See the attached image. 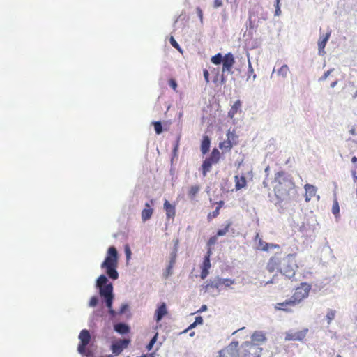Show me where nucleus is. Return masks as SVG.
<instances>
[{
  "mask_svg": "<svg viewBox=\"0 0 357 357\" xmlns=\"http://www.w3.org/2000/svg\"><path fill=\"white\" fill-rule=\"evenodd\" d=\"M249 26L250 29H253L255 26L254 22L252 21V15L250 13L249 15Z\"/></svg>",
  "mask_w": 357,
  "mask_h": 357,
  "instance_id": "62",
  "label": "nucleus"
},
{
  "mask_svg": "<svg viewBox=\"0 0 357 357\" xmlns=\"http://www.w3.org/2000/svg\"><path fill=\"white\" fill-rule=\"evenodd\" d=\"M224 204H225L224 201L220 200V201L218 202H217L218 206H217L216 208H218V210L220 211V208H222Z\"/></svg>",
  "mask_w": 357,
  "mask_h": 357,
  "instance_id": "64",
  "label": "nucleus"
},
{
  "mask_svg": "<svg viewBox=\"0 0 357 357\" xmlns=\"http://www.w3.org/2000/svg\"><path fill=\"white\" fill-rule=\"evenodd\" d=\"M231 224H232V222H231V221H229V222L227 223V225L225 226V227H224V228H222V229H218L217 230V232H216V236H217L218 237L225 236V235L227 234V232H228V231H229V228H230V227H231Z\"/></svg>",
  "mask_w": 357,
  "mask_h": 357,
  "instance_id": "32",
  "label": "nucleus"
},
{
  "mask_svg": "<svg viewBox=\"0 0 357 357\" xmlns=\"http://www.w3.org/2000/svg\"><path fill=\"white\" fill-rule=\"evenodd\" d=\"M130 343V340L128 339L119 340L111 344L110 349L114 355L118 356L128 347Z\"/></svg>",
  "mask_w": 357,
  "mask_h": 357,
  "instance_id": "12",
  "label": "nucleus"
},
{
  "mask_svg": "<svg viewBox=\"0 0 357 357\" xmlns=\"http://www.w3.org/2000/svg\"><path fill=\"white\" fill-rule=\"evenodd\" d=\"M289 68L287 65L284 64L278 70L277 74L278 75L282 76V77H286L287 76Z\"/></svg>",
  "mask_w": 357,
  "mask_h": 357,
  "instance_id": "36",
  "label": "nucleus"
},
{
  "mask_svg": "<svg viewBox=\"0 0 357 357\" xmlns=\"http://www.w3.org/2000/svg\"><path fill=\"white\" fill-rule=\"evenodd\" d=\"M235 181V190L236 191L240 190L241 189L245 188L247 185V180L244 174H242L241 177L238 175L234 176Z\"/></svg>",
  "mask_w": 357,
  "mask_h": 357,
  "instance_id": "20",
  "label": "nucleus"
},
{
  "mask_svg": "<svg viewBox=\"0 0 357 357\" xmlns=\"http://www.w3.org/2000/svg\"><path fill=\"white\" fill-rule=\"evenodd\" d=\"M291 306H295V305H294V301H292L291 300V298H289L285 300L282 303H277V305H275V309L283 310L285 312H289L290 310L288 309V307H291Z\"/></svg>",
  "mask_w": 357,
  "mask_h": 357,
  "instance_id": "25",
  "label": "nucleus"
},
{
  "mask_svg": "<svg viewBox=\"0 0 357 357\" xmlns=\"http://www.w3.org/2000/svg\"><path fill=\"white\" fill-rule=\"evenodd\" d=\"M208 310V306L205 304L202 305L201 307L197 311V313L206 312Z\"/></svg>",
  "mask_w": 357,
  "mask_h": 357,
  "instance_id": "59",
  "label": "nucleus"
},
{
  "mask_svg": "<svg viewBox=\"0 0 357 357\" xmlns=\"http://www.w3.org/2000/svg\"><path fill=\"white\" fill-rule=\"evenodd\" d=\"M153 213V208H144L142 211V220L146 222L150 220Z\"/></svg>",
  "mask_w": 357,
  "mask_h": 357,
  "instance_id": "29",
  "label": "nucleus"
},
{
  "mask_svg": "<svg viewBox=\"0 0 357 357\" xmlns=\"http://www.w3.org/2000/svg\"><path fill=\"white\" fill-rule=\"evenodd\" d=\"M211 255H212V250H211V247H208V250L206 251V255L204 257L203 261H211Z\"/></svg>",
  "mask_w": 357,
  "mask_h": 357,
  "instance_id": "47",
  "label": "nucleus"
},
{
  "mask_svg": "<svg viewBox=\"0 0 357 357\" xmlns=\"http://www.w3.org/2000/svg\"><path fill=\"white\" fill-rule=\"evenodd\" d=\"M331 31H328L325 35H323L321 36L318 40L317 45H318V52L319 55H323L325 54L324 48L326 45V43H328L330 36H331Z\"/></svg>",
  "mask_w": 357,
  "mask_h": 357,
  "instance_id": "16",
  "label": "nucleus"
},
{
  "mask_svg": "<svg viewBox=\"0 0 357 357\" xmlns=\"http://www.w3.org/2000/svg\"><path fill=\"white\" fill-rule=\"evenodd\" d=\"M179 141H180V136H178L177 137V139H176V142L174 144V146L172 149V162H173V160H174V157H177L178 155V146H179Z\"/></svg>",
  "mask_w": 357,
  "mask_h": 357,
  "instance_id": "40",
  "label": "nucleus"
},
{
  "mask_svg": "<svg viewBox=\"0 0 357 357\" xmlns=\"http://www.w3.org/2000/svg\"><path fill=\"white\" fill-rule=\"evenodd\" d=\"M266 340L265 333L261 331H256L251 335V342L252 344L259 346L261 344Z\"/></svg>",
  "mask_w": 357,
  "mask_h": 357,
  "instance_id": "17",
  "label": "nucleus"
},
{
  "mask_svg": "<svg viewBox=\"0 0 357 357\" xmlns=\"http://www.w3.org/2000/svg\"><path fill=\"white\" fill-rule=\"evenodd\" d=\"M211 144V139L209 136L204 135L200 144V151L203 155H206L209 151Z\"/></svg>",
  "mask_w": 357,
  "mask_h": 357,
  "instance_id": "18",
  "label": "nucleus"
},
{
  "mask_svg": "<svg viewBox=\"0 0 357 357\" xmlns=\"http://www.w3.org/2000/svg\"><path fill=\"white\" fill-rule=\"evenodd\" d=\"M222 6V2L221 0H214L213 2V8H218Z\"/></svg>",
  "mask_w": 357,
  "mask_h": 357,
  "instance_id": "56",
  "label": "nucleus"
},
{
  "mask_svg": "<svg viewBox=\"0 0 357 357\" xmlns=\"http://www.w3.org/2000/svg\"><path fill=\"white\" fill-rule=\"evenodd\" d=\"M79 342L77 346V352L84 355L86 354V348L91 347L94 344V340H92L89 331L87 329H82L78 336Z\"/></svg>",
  "mask_w": 357,
  "mask_h": 357,
  "instance_id": "7",
  "label": "nucleus"
},
{
  "mask_svg": "<svg viewBox=\"0 0 357 357\" xmlns=\"http://www.w3.org/2000/svg\"><path fill=\"white\" fill-rule=\"evenodd\" d=\"M333 70V69H330V70H327V71L324 72V75H323L321 77H320L319 78V80H318V81H319V82H321L325 81V80L327 79V77L331 75V72H332Z\"/></svg>",
  "mask_w": 357,
  "mask_h": 357,
  "instance_id": "46",
  "label": "nucleus"
},
{
  "mask_svg": "<svg viewBox=\"0 0 357 357\" xmlns=\"http://www.w3.org/2000/svg\"><path fill=\"white\" fill-rule=\"evenodd\" d=\"M317 225V220L313 215L312 212L310 211L309 214L306 215L304 218V220L302 222V225L300 226L299 231H314L316 229V226Z\"/></svg>",
  "mask_w": 357,
  "mask_h": 357,
  "instance_id": "11",
  "label": "nucleus"
},
{
  "mask_svg": "<svg viewBox=\"0 0 357 357\" xmlns=\"http://www.w3.org/2000/svg\"><path fill=\"white\" fill-rule=\"evenodd\" d=\"M225 73H222L221 75H220V84L222 85V84H225L227 82V77L225 75Z\"/></svg>",
  "mask_w": 357,
  "mask_h": 357,
  "instance_id": "61",
  "label": "nucleus"
},
{
  "mask_svg": "<svg viewBox=\"0 0 357 357\" xmlns=\"http://www.w3.org/2000/svg\"><path fill=\"white\" fill-rule=\"evenodd\" d=\"M119 253L115 246L110 245L107 250L106 256L100 264V268L112 280L119 278L117 271L119 264Z\"/></svg>",
  "mask_w": 357,
  "mask_h": 357,
  "instance_id": "2",
  "label": "nucleus"
},
{
  "mask_svg": "<svg viewBox=\"0 0 357 357\" xmlns=\"http://www.w3.org/2000/svg\"><path fill=\"white\" fill-rule=\"evenodd\" d=\"M91 348V347L86 348V354H84L86 357H93V352Z\"/></svg>",
  "mask_w": 357,
  "mask_h": 357,
  "instance_id": "57",
  "label": "nucleus"
},
{
  "mask_svg": "<svg viewBox=\"0 0 357 357\" xmlns=\"http://www.w3.org/2000/svg\"><path fill=\"white\" fill-rule=\"evenodd\" d=\"M267 268L271 273H273L275 269L279 271V257L278 256L272 257L269 259Z\"/></svg>",
  "mask_w": 357,
  "mask_h": 357,
  "instance_id": "23",
  "label": "nucleus"
},
{
  "mask_svg": "<svg viewBox=\"0 0 357 357\" xmlns=\"http://www.w3.org/2000/svg\"><path fill=\"white\" fill-rule=\"evenodd\" d=\"M108 313L109 314L110 319H112V320L116 319V316L119 314L118 312H116L113 308H111V310H109Z\"/></svg>",
  "mask_w": 357,
  "mask_h": 357,
  "instance_id": "50",
  "label": "nucleus"
},
{
  "mask_svg": "<svg viewBox=\"0 0 357 357\" xmlns=\"http://www.w3.org/2000/svg\"><path fill=\"white\" fill-rule=\"evenodd\" d=\"M129 307L128 303H122L118 311L119 314L121 315L126 314L129 310Z\"/></svg>",
  "mask_w": 357,
  "mask_h": 357,
  "instance_id": "43",
  "label": "nucleus"
},
{
  "mask_svg": "<svg viewBox=\"0 0 357 357\" xmlns=\"http://www.w3.org/2000/svg\"><path fill=\"white\" fill-rule=\"evenodd\" d=\"M174 243V247L172 248V250H171V252L170 253H172V254H176L177 255V252H178V243H179V241L178 239H175L173 241Z\"/></svg>",
  "mask_w": 357,
  "mask_h": 357,
  "instance_id": "49",
  "label": "nucleus"
},
{
  "mask_svg": "<svg viewBox=\"0 0 357 357\" xmlns=\"http://www.w3.org/2000/svg\"><path fill=\"white\" fill-rule=\"evenodd\" d=\"M259 245L261 246V249L263 251H268L270 248H280L279 245L266 243L263 241L261 239L259 240Z\"/></svg>",
  "mask_w": 357,
  "mask_h": 357,
  "instance_id": "31",
  "label": "nucleus"
},
{
  "mask_svg": "<svg viewBox=\"0 0 357 357\" xmlns=\"http://www.w3.org/2000/svg\"><path fill=\"white\" fill-rule=\"evenodd\" d=\"M332 213L335 216H337V215L339 214V213H340V206H339V204H338L337 200H335L333 202V206H332Z\"/></svg>",
  "mask_w": 357,
  "mask_h": 357,
  "instance_id": "44",
  "label": "nucleus"
},
{
  "mask_svg": "<svg viewBox=\"0 0 357 357\" xmlns=\"http://www.w3.org/2000/svg\"><path fill=\"white\" fill-rule=\"evenodd\" d=\"M275 6V15L279 16L281 14L280 6Z\"/></svg>",
  "mask_w": 357,
  "mask_h": 357,
  "instance_id": "60",
  "label": "nucleus"
},
{
  "mask_svg": "<svg viewBox=\"0 0 357 357\" xmlns=\"http://www.w3.org/2000/svg\"><path fill=\"white\" fill-rule=\"evenodd\" d=\"M304 188L305 190V201L309 202L315 195L317 188L309 183L305 184Z\"/></svg>",
  "mask_w": 357,
  "mask_h": 357,
  "instance_id": "22",
  "label": "nucleus"
},
{
  "mask_svg": "<svg viewBox=\"0 0 357 357\" xmlns=\"http://www.w3.org/2000/svg\"><path fill=\"white\" fill-rule=\"evenodd\" d=\"M108 278L107 274H101L96 280L95 287L100 297L114 294L113 284L109 281Z\"/></svg>",
  "mask_w": 357,
  "mask_h": 357,
  "instance_id": "4",
  "label": "nucleus"
},
{
  "mask_svg": "<svg viewBox=\"0 0 357 357\" xmlns=\"http://www.w3.org/2000/svg\"><path fill=\"white\" fill-rule=\"evenodd\" d=\"M101 298L105 301V307L107 309V311L109 310H111V308H113V303H114V294H112V295H110V296H103V297H101Z\"/></svg>",
  "mask_w": 357,
  "mask_h": 357,
  "instance_id": "30",
  "label": "nucleus"
},
{
  "mask_svg": "<svg viewBox=\"0 0 357 357\" xmlns=\"http://www.w3.org/2000/svg\"><path fill=\"white\" fill-rule=\"evenodd\" d=\"M220 211L215 208L211 213H209L208 218H216L219 215Z\"/></svg>",
  "mask_w": 357,
  "mask_h": 357,
  "instance_id": "55",
  "label": "nucleus"
},
{
  "mask_svg": "<svg viewBox=\"0 0 357 357\" xmlns=\"http://www.w3.org/2000/svg\"><path fill=\"white\" fill-rule=\"evenodd\" d=\"M211 267V261H203L201 265V273L200 278L202 280H205L209 274V269Z\"/></svg>",
  "mask_w": 357,
  "mask_h": 357,
  "instance_id": "24",
  "label": "nucleus"
},
{
  "mask_svg": "<svg viewBox=\"0 0 357 357\" xmlns=\"http://www.w3.org/2000/svg\"><path fill=\"white\" fill-rule=\"evenodd\" d=\"M225 59H226V54L223 55L222 53L219 52L211 58V62L216 66L220 64L223 65Z\"/></svg>",
  "mask_w": 357,
  "mask_h": 357,
  "instance_id": "26",
  "label": "nucleus"
},
{
  "mask_svg": "<svg viewBox=\"0 0 357 357\" xmlns=\"http://www.w3.org/2000/svg\"><path fill=\"white\" fill-rule=\"evenodd\" d=\"M236 63L235 57L231 52L226 54V59L222 67V73L232 75L234 73L233 68Z\"/></svg>",
  "mask_w": 357,
  "mask_h": 357,
  "instance_id": "13",
  "label": "nucleus"
},
{
  "mask_svg": "<svg viewBox=\"0 0 357 357\" xmlns=\"http://www.w3.org/2000/svg\"><path fill=\"white\" fill-rule=\"evenodd\" d=\"M218 147L225 151H229L233 147V143L228 138L227 140L220 142Z\"/></svg>",
  "mask_w": 357,
  "mask_h": 357,
  "instance_id": "27",
  "label": "nucleus"
},
{
  "mask_svg": "<svg viewBox=\"0 0 357 357\" xmlns=\"http://www.w3.org/2000/svg\"><path fill=\"white\" fill-rule=\"evenodd\" d=\"M169 86L172 89H176V87H177V86H178L176 80V79H172H172H170L169 80Z\"/></svg>",
  "mask_w": 357,
  "mask_h": 357,
  "instance_id": "52",
  "label": "nucleus"
},
{
  "mask_svg": "<svg viewBox=\"0 0 357 357\" xmlns=\"http://www.w3.org/2000/svg\"><path fill=\"white\" fill-rule=\"evenodd\" d=\"M124 252L126 255V258L127 262L130 260L131 258L132 252L128 245H126L124 248Z\"/></svg>",
  "mask_w": 357,
  "mask_h": 357,
  "instance_id": "45",
  "label": "nucleus"
},
{
  "mask_svg": "<svg viewBox=\"0 0 357 357\" xmlns=\"http://www.w3.org/2000/svg\"><path fill=\"white\" fill-rule=\"evenodd\" d=\"M220 159V152L217 148H213L210 155L207 156L202 162L199 168L204 176L211 171L212 166L219 162Z\"/></svg>",
  "mask_w": 357,
  "mask_h": 357,
  "instance_id": "5",
  "label": "nucleus"
},
{
  "mask_svg": "<svg viewBox=\"0 0 357 357\" xmlns=\"http://www.w3.org/2000/svg\"><path fill=\"white\" fill-rule=\"evenodd\" d=\"M242 357H260L263 349L250 341H245L241 345Z\"/></svg>",
  "mask_w": 357,
  "mask_h": 357,
  "instance_id": "8",
  "label": "nucleus"
},
{
  "mask_svg": "<svg viewBox=\"0 0 357 357\" xmlns=\"http://www.w3.org/2000/svg\"><path fill=\"white\" fill-rule=\"evenodd\" d=\"M105 315L104 307L100 306L98 309L94 310L92 314V318L102 317Z\"/></svg>",
  "mask_w": 357,
  "mask_h": 357,
  "instance_id": "37",
  "label": "nucleus"
},
{
  "mask_svg": "<svg viewBox=\"0 0 357 357\" xmlns=\"http://www.w3.org/2000/svg\"><path fill=\"white\" fill-rule=\"evenodd\" d=\"M158 333H155L153 337L150 340L149 342L146 344V349L148 350V351H151L153 347H154V344L156 343L157 342V340H158Z\"/></svg>",
  "mask_w": 357,
  "mask_h": 357,
  "instance_id": "38",
  "label": "nucleus"
},
{
  "mask_svg": "<svg viewBox=\"0 0 357 357\" xmlns=\"http://www.w3.org/2000/svg\"><path fill=\"white\" fill-rule=\"evenodd\" d=\"M113 329L121 335H128L130 332V326L125 322H114L113 324Z\"/></svg>",
  "mask_w": 357,
  "mask_h": 357,
  "instance_id": "14",
  "label": "nucleus"
},
{
  "mask_svg": "<svg viewBox=\"0 0 357 357\" xmlns=\"http://www.w3.org/2000/svg\"><path fill=\"white\" fill-rule=\"evenodd\" d=\"M196 13H197V15H198L201 22H202V21H203V12H202V10L199 7H197L196 8Z\"/></svg>",
  "mask_w": 357,
  "mask_h": 357,
  "instance_id": "54",
  "label": "nucleus"
},
{
  "mask_svg": "<svg viewBox=\"0 0 357 357\" xmlns=\"http://www.w3.org/2000/svg\"><path fill=\"white\" fill-rule=\"evenodd\" d=\"M196 326L197 325H195V324L193 322L189 325V326L183 331V333H187L188 331L195 328Z\"/></svg>",
  "mask_w": 357,
  "mask_h": 357,
  "instance_id": "63",
  "label": "nucleus"
},
{
  "mask_svg": "<svg viewBox=\"0 0 357 357\" xmlns=\"http://www.w3.org/2000/svg\"><path fill=\"white\" fill-rule=\"evenodd\" d=\"M218 236L215 235V236H211L208 242H207V246L208 247H211L213 245H215L216 243H217V240H218Z\"/></svg>",
  "mask_w": 357,
  "mask_h": 357,
  "instance_id": "48",
  "label": "nucleus"
},
{
  "mask_svg": "<svg viewBox=\"0 0 357 357\" xmlns=\"http://www.w3.org/2000/svg\"><path fill=\"white\" fill-rule=\"evenodd\" d=\"M241 107V100H236L234 104L232 105L231 109L228 112V116L233 118L234 116L237 113V112L240 109Z\"/></svg>",
  "mask_w": 357,
  "mask_h": 357,
  "instance_id": "28",
  "label": "nucleus"
},
{
  "mask_svg": "<svg viewBox=\"0 0 357 357\" xmlns=\"http://www.w3.org/2000/svg\"><path fill=\"white\" fill-rule=\"evenodd\" d=\"M235 283L236 282L234 279L222 278L217 276L214 279H209L208 280L206 281L202 287L206 292H211V289H218V293L219 294L220 291V287L221 285H224L225 287H229Z\"/></svg>",
  "mask_w": 357,
  "mask_h": 357,
  "instance_id": "6",
  "label": "nucleus"
},
{
  "mask_svg": "<svg viewBox=\"0 0 357 357\" xmlns=\"http://www.w3.org/2000/svg\"><path fill=\"white\" fill-rule=\"evenodd\" d=\"M203 75H204V79L205 81L208 83L209 82V73L207 70H204L203 71Z\"/></svg>",
  "mask_w": 357,
  "mask_h": 357,
  "instance_id": "58",
  "label": "nucleus"
},
{
  "mask_svg": "<svg viewBox=\"0 0 357 357\" xmlns=\"http://www.w3.org/2000/svg\"><path fill=\"white\" fill-rule=\"evenodd\" d=\"M152 123L154 126V130L157 135H160L163 132L164 128L160 121H153Z\"/></svg>",
  "mask_w": 357,
  "mask_h": 357,
  "instance_id": "33",
  "label": "nucleus"
},
{
  "mask_svg": "<svg viewBox=\"0 0 357 357\" xmlns=\"http://www.w3.org/2000/svg\"><path fill=\"white\" fill-rule=\"evenodd\" d=\"M307 331H308V330L305 329V330L300 331L293 333H287L285 340H289V341L290 340L301 341L305 337Z\"/></svg>",
  "mask_w": 357,
  "mask_h": 357,
  "instance_id": "19",
  "label": "nucleus"
},
{
  "mask_svg": "<svg viewBox=\"0 0 357 357\" xmlns=\"http://www.w3.org/2000/svg\"><path fill=\"white\" fill-rule=\"evenodd\" d=\"M251 75H252L253 79H256V74L254 73V69L252 66L251 62L250 59H248V79Z\"/></svg>",
  "mask_w": 357,
  "mask_h": 357,
  "instance_id": "42",
  "label": "nucleus"
},
{
  "mask_svg": "<svg viewBox=\"0 0 357 357\" xmlns=\"http://www.w3.org/2000/svg\"><path fill=\"white\" fill-rule=\"evenodd\" d=\"M176 258H177V255L170 253L169 254V263L172 264H175V263L176 261Z\"/></svg>",
  "mask_w": 357,
  "mask_h": 357,
  "instance_id": "53",
  "label": "nucleus"
},
{
  "mask_svg": "<svg viewBox=\"0 0 357 357\" xmlns=\"http://www.w3.org/2000/svg\"><path fill=\"white\" fill-rule=\"evenodd\" d=\"M336 314V311L332 309H328L327 314L326 315V319L327 320L328 324L329 325L331 321L335 319Z\"/></svg>",
  "mask_w": 357,
  "mask_h": 357,
  "instance_id": "35",
  "label": "nucleus"
},
{
  "mask_svg": "<svg viewBox=\"0 0 357 357\" xmlns=\"http://www.w3.org/2000/svg\"><path fill=\"white\" fill-rule=\"evenodd\" d=\"M311 286L307 283H302L301 287L298 288L296 292L290 298L296 305L300 303L304 298L308 297Z\"/></svg>",
  "mask_w": 357,
  "mask_h": 357,
  "instance_id": "9",
  "label": "nucleus"
},
{
  "mask_svg": "<svg viewBox=\"0 0 357 357\" xmlns=\"http://www.w3.org/2000/svg\"><path fill=\"white\" fill-rule=\"evenodd\" d=\"M164 210L165 211L166 215L168 218H174L175 216V206L172 204L168 200L165 199L163 205Z\"/></svg>",
  "mask_w": 357,
  "mask_h": 357,
  "instance_id": "21",
  "label": "nucleus"
},
{
  "mask_svg": "<svg viewBox=\"0 0 357 357\" xmlns=\"http://www.w3.org/2000/svg\"><path fill=\"white\" fill-rule=\"evenodd\" d=\"M199 190L200 188L199 185H192L188 192L189 198L193 199L197 195V194L199 192Z\"/></svg>",
  "mask_w": 357,
  "mask_h": 357,
  "instance_id": "34",
  "label": "nucleus"
},
{
  "mask_svg": "<svg viewBox=\"0 0 357 357\" xmlns=\"http://www.w3.org/2000/svg\"><path fill=\"white\" fill-rule=\"evenodd\" d=\"M297 267L294 254H289L282 259L279 257V272L287 278H293Z\"/></svg>",
  "mask_w": 357,
  "mask_h": 357,
  "instance_id": "3",
  "label": "nucleus"
},
{
  "mask_svg": "<svg viewBox=\"0 0 357 357\" xmlns=\"http://www.w3.org/2000/svg\"><path fill=\"white\" fill-rule=\"evenodd\" d=\"M274 186L275 195L278 199L277 204L283 202L288 203L294 199L297 195V190L292 177L281 171L275 174Z\"/></svg>",
  "mask_w": 357,
  "mask_h": 357,
  "instance_id": "1",
  "label": "nucleus"
},
{
  "mask_svg": "<svg viewBox=\"0 0 357 357\" xmlns=\"http://www.w3.org/2000/svg\"><path fill=\"white\" fill-rule=\"evenodd\" d=\"M238 342L232 341L227 347L219 351L220 357H240Z\"/></svg>",
  "mask_w": 357,
  "mask_h": 357,
  "instance_id": "10",
  "label": "nucleus"
},
{
  "mask_svg": "<svg viewBox=\"0 0 357 357\" xmlns=\"http://www.w3.org/2000/svg\"><path fill=\"white\" fill-rule=\"evenodd\" d=\"M194 323L195 324V325L198 326V325H202L203 323H204V320H203V317L200 315L199 316H197L195 318V321H194Z\"/></svg>",
  "mask_w": 357,
  "mask_h": 357,
  "instance_id": "51",
  "label": "nucleus"
},
{
  "mask_svg": "<svg viewBox=\"0 0 357 357\" xmlns=\"http://www.w3.org/2000/svg\"><path fill=\"white\" fill-rule=\"evenodd\" d=\"M167 314V308L165 303L162 302L158 305L155 311L154 319L155 321H160Z\"/></svg>",
  "mask_w": 357,
  "mask_h": 357,
  "instance_id": "15",
  "label": "nucleus"
},
{
  "mask_svg": "<svg viewBox=\"0 0 357 357\" xmlns=\"http://www.w3.org/2000/svg\"><path fill=\"white\" fill-rule=\"evenodd\" d=\"M99 303V298L98 296H93L89 301L88 305L90 307H96Z\"/></svg>",
  "mask_w": 357,
  "mask_h": 357,
  "instance_id": "39",
  "label": "nucleus"
},
{
  "mask_svg": "<svg viewBox=\"0 0 357 357\" xmlns=\"http://www.w3.org/2000/svg\"><path fill=\"white\" fill-rule=\"evenodd\" d=\"M169 43L171 44V45L174 47L175 49H176L178 51H179L180 52H183V50L182 48L181 47L180 45L178 43V42L175 40V38L173 37V36H170L169 39Z\"/></svg>",
  "mask_w": 357,
  "mask_h": 357,
  "instance_id": "41",
  "label": "nucleus"
}]
</instances>
